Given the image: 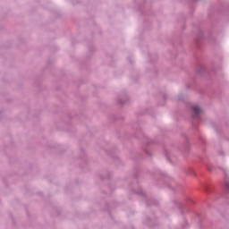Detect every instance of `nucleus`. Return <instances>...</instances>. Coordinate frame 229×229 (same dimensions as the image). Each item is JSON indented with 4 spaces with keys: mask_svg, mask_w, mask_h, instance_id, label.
<instances>
[{
    "mask_svg": "<svg viewBox=\"0 0 229 229\" xmlns=\"http://www.w3.org/2000/svg\"><path fill=\"white\" fill-rule=\"evenodd\" d=\"M192 110L196 115H198V114L201 113V108H199V106H193Z\"/></svg>",
    "mask_w": 229,
    "mask_h": 229,
    "instance_id": "f257e3e1",
    "label": "nucleus"
},
{
    "mask_svg": "<svg viewBox=\"0 0 229 229\" xmlns=\"http://www.w3.org/2000/svg\"><path fill=\"white\" fill-rule=\"evenodd\" d=\"M226 187H229V184H228V183H226Z\"/></svg>",
    "mask_w": 229,
    "mask_h": 229,
    "instance_id": "f03ea898",
    "label": "nucleus"
}]
</instances>
